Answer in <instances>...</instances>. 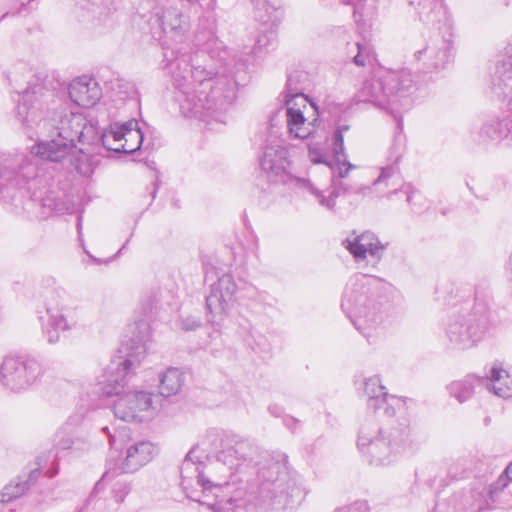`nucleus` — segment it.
I'll list each match as a JSON object with an SVG mask.
<instances>
[{"label": "nucleus", "instance_id": "nucleus-1", "mask_svg": "<svg viewBox=\"0 0 512 512\" xmlns=\"http://www.w3.org/2000/svg\"><path fill=\"white\" fill-rule=\"evenodd\" d=\"M52 93L41 86L27 89L20 97L16 116L28 137L43 134L51 128L56 129V137L50 141L38 142L29 155L21 153L6 158L0 163V201L10 202L15 206L33 200L41 184L35 157L51 162L63 163L77 173L88 176L93 169L88 155L78 149L72 137L62 133V119L58 112L53 118L44 116L49 111Z\"/></svg>", "mask_w": 512, "mask_h": 512}, {"label": "nucleus", "instance_id": "nucleus-2", "mask_svg": "<svg viewBox=\"0 0 512 512\" xmlns=\"http://www.w3.org/2000/svg\"><path fill=\"white\" fill-rule=\"evenodd\" d=\"M248 443L230 435H209L194 446L181 465V486L187 498L213 512H229L244 502L245 491L235 475L246 460Z\"/></svg>", "mask_w": 512, "mask_h": 512}, {"label": "nucleus", "instance_id": "nucleus-3", "mask_svg": "<svg viewBox=\"0 0 512 512\" xmlns=\"http://www.w3.org/2000/svg\"><path fill=\"white\" fill-rule=\"evenodd\" d=\"M146 342L143 337L127 341L124 357L113 361L100 381L103 394L117 396L113 405L114 415L126 422H146L157 413L152 392L134 390L122 393L129 371L139 365L146 355Z\"/></svg>", "mask_w": 512, "mask_h": 512}, {"label": "nucleus", "instance_id": "nucleus-4", "mask_svg": "<svg viewBox=\"0 0 512 512\" xmlns=\"http://www.w3.org/2000/svg\"><path fill=\"white\" fill-rule=\"evenodd\" d=\"M354 103L371 104L398 119L414 102L415 83L408 70H387L354 76Z\"/></svg>", "mask_w": 512, "mask_h": 512}, {"label": "nucleus", "instance_id": "nucleus-5", "mask_svg": "<svg viewBox=\"0 0 512 512\" xmlns=\"http://www.w3.org/2000/svg\"><path fill=\"white\" fill-rule=\"evenodd\" d=\"M411 431L408 426L388 430L361 428L357 447L362 456L373 465H388L398 454L410 447Z\"/></svg>", "mask_w": 512, "mask_h": 512}, {"label": "nucleus", "instance_id": "nucleus-6", "mask_svg": "<svg viewBox=\"0 0 512 512\" xmlns=\"http://www.w3.org/2000/svg\"><path fill=\"white\" fill-rule=\"evenodd\" d=\"M258 481L255 505L275 510L286 506L291 479L284 460L263 465L258 470Z\"/></svg>", "mask_w": 512, "mask_h": 512}, {"label": "nucleus", "instance_id": "nucleus-7", "mask_svg": "<svg viewBox=\"0 0 512 512\" xmlns=\"http://www.w3.org/2000/svg\"><path fill=\"white\" fill-rule=\"evenodd\" d=\"M285 106L286 123L291 137L307 139L316 132L319 125L318 109L303 93L291 95L286 99Z\"/></svg>", "mask_w": 512, "mask_h": 512}, {"label": "nucleus", "instance_id": "nucleus-8", "mask_svg": "<svg viewBox=\"0 0 512 512\" xmlns=\"http://www.w3.org/2000/svg\"><path fill=\"white\" fill-rule=\"evenodd\" d=\"M489 330L488 318L476 311L450 320L446 335L454 348L466 350L484 339Z\"/></svg>", "mask_w": 512, "mask_h": 512}, {"label": "nucleus", "instance_id": "nucleus-9", "mask_svg": "<svg viewBox=\"0 0 512 512\" xmlns=\"http://www.w3.org/2000/svg\"><path fill=\"white\" fill-rule=\"evenodd\" d=\"M260 165L267 178L272 182L295 185H304L307 182L292 174L289 151L280 140L267 144Z\"/></svg>", "mask_w": 512, "mask_h": 512}, {"label": "nucleus", "instance_id": "nucleus-10", "mask_svg": "<svg viewBox=\"0 0 512 512\" xmlns=\"http://www.w3.org/2000/svg\"><path fill=\"white\" fill-rule=\"evenodd\" d=\"M157 454L156 446L147 440L132 441L126 444L125 449L121 453L115 454L111 451L107 465L109 470L117 473H133L149 463Z\"/></svg>", "mask_w": 512, "mask_h": 512}, {"label": "nucleus", "instance_id": "nucleus-11", "mask_svg": "<svg viewBox=\"0 0 512 512\" xmlns=\"http://www.w3.org/2000/svg\"><path fill=\"white\" fill-rule=\"evenodd\" d=\"M38 362L18 357H6L0 365V383L7 389L20 392L31 387L41 375Z\"/></svg>", "mask_w": 512, "mask_h": 512}, {"label": "nucleus", "instance_id": "nucleus-12", "mask_svg": "<svg viewBox=\"0 0 512 512\" xmlns=\"http://www.w3.org/2000/svg\"><path fill=\"white\" fill-rule=\"evenodd\" d=\"M172 77L175 86L190 85V87L200 90L201 94L209 92L219 97L222 94V87H218L221 83L214 80L213 72L198 64L197 60H193L190 64L185 59H179L173 69Z\"/></svg>", "mask_w": 512, "mask_h": 512}, {"label": "nucleus", "instance_id": "nucleus-13", "mask_svg": "<svg viewBox=\"0 0 512 512\" xmlns=\"http://www.w3.org/2000/svg\"><path fill=\"white\" fill-rule=\"evenodd\" d=\"M237 285L230 274H223L211 286L210 294L206 298L209 311L208 320L214 327L221 326L229 309L235 301Z\"/></svg>", "mask_w": 512, "mask_h": 512}, {"label": "nucleus", "instance_id": "nucleus-14", "mask_svg": "<svg viewBox=\"0 0 512 512\" xmlns=\"http://www.w3.org/2000/svg\"><path fill=\"white\" fill-rule=\"evenodd\" d=\"M387 246L388 243H381L372 232L357 236L354 239V270L363 276H373Z\"/></svg>", "mask_w": 512, "mask_h": 512}, {"label": "nucleus", "instance_id": "nucleus-15", "mask_svg": "<svg viewBox=\"0 0 512 512\" xmlns=\"http://www.w3.org/2000/svg\"><path fill=\"white\" fill-rule=\"evenodd\" d=\"M155 23L160 28V32L157 36L155 32L154 36L162 42L164 47L183 42L190 30L189 17L174 6L164 7L156 12Z\"/></svg>", "mask_w": 512, "mask_h": 512}, {"label": "nucleus", "instance_id": "nucleus-16", "mask_svg": "<svg viewBox=\"0 0 512 512\" xmlns=\"http://www.w3.org/2000/svg\"><path fill=\"white\" fill-rule=\"evenodd\" d=\"M364 393L369 399V406L375 411L386 405L384 413L389 417L394 416L396 410H407L413 404V400L410 398L388 394L386 387L382 385L381 379L378 376L365 379Z\"/></svg>", "mask_w": 512, "mask_h": 512}, {"label": "nucleus", "instance_id": "nucleus-17", "mask_svg": "<svg viewBox=\"0 0 512 512\" xmlns=\"http://www.w3.org/2000/svg\"><path fill=\"white\" fill-rule=\"evenodd\" d=\"M176 87L180 90L178 95L180 111L185 117L204 120L209 111L222 104L219 96L213 94L209 96L208 92L201 94L200 90L194 89L190 85Z\"/></svg>", "mask_w": 512, "mask_h": 512}, {"label": "nucleus", "instance_id": "nucleus-18", "mask_svg": "<svg viewBox=\"0 0 512 512\" xmlns=\"http://www.w3.org/2000/svg\"><path fill=\"white\" fill-rule=\"evenodd\" d=\"M350 125L338 123L337 127L332 136V151L334 156V166L326 160V155L316 147H309V159L315 164L324 163L327 164L331 169L337 171L340 178H344L349 175L352 168L351 163L347 159V155L344 152L343 136L349 133Z\"/></svg>", "mask_w": 512, "mask_h": 512}, {"label": "nucleus", "instance_id": "nucleus-19", "mask_svg": "<svg viewBox=\"0 0 512 512\" xmlns=\"http://www.w3.org/2000/svg\"><path fill=\"white\" fill-rule=\"evenodd\" d=\"M58 116L62 119V133L83 144H95L100 141V132L96 123L87 120L81 114L61 110Z\"/></svg>", "mask_w": 512, "mask_h": 512}, {"label": "nucleus", "instance_id": "nucleus-20", "mask_svg": "<svg viewBox=\"0 0 512 512\" xmlns=\"http://www.w3.org/2000/svg\"><path fill=\"white\" fill-rule=\"evenodd\" d=\"M46 312L48 319L43 331L49 343H57L60 339V332L71 329L73 322L69 319V311L63 300L59 297H52L47 301Z\"/></svg>", "mask_w": 512, "mask_h": 512}, {"label": "nucleus", "instance_id": "nucleus-21", "mask_svg": "<svg viewBox=\"0 0 512 512\" xmlns=\"http://www.w3.org/2000/svg\"><path fill=\"white\" fill-rule=\"evenodd\" d=\"M451 43L445 39H437L429 42L425 48L415 53L417 61L429 70L445 68L451 59Z\"/></svg>", "mask_w": 512, "mask_h": 512}, {"label": "nucleus", "instance_id": "nucleus-22", "mask_svg": "<svg viewBox=\"0 0 512 512\" xmlns=\"http://www.w3.org/2000/svg\"><path fill=\"white\" fill-rule=\"evenodd\" d=\"M102 92L98 83L88 76L74 79L69 85L70 99L78 106L89 108L101 98Z\"/></svg>", "mask_w": 512, "mask_h": 512}, {"label": "nucleus", "instance_id": "nucleus-23", "mask_svg": "<svg viewBox=\"0 0 512 512\" xmlns=\"http://www.w3.org/2000/svg\"><path fill=\"white\" fill-rule=\"evenodd\" d=\"M354 56V76L364 73H377L381 68L373 45L369 42L357 43Z\"/></svg>", "mask_w": 512, "mask_h": 512}, {"label": "nucleus", "instance_id": "nucleus-24", "mask_svg": "<svg viewBox=\"0 0 512 512\" xmlns=\"http://www.w3.org/2000/svg\"><path fill=\"white\" fill-rule=\"evenodd\" d=\"M484 386L498 397H512V375L502 367L491 368L489 377L484 378Z\"/></svg>", "mask_w": 512, "mask_h": 512}, {"label": "nucleus", "instance_id": "nucleus-25", "mask_svg": "<svg viewBox=\"0 0 512 512\" xmlns=\"http://www.w3.org/2000/svg\"><path fill=\"white\" fill-rule=\"evenodd\" d=\"M507 108L511 112V119L490 120L484 123L479 131L480 143L499 142L512 132V110L508 106Z\"/></svg>", "mask_w": 512, "mask_h": 512}, {"label": "nucleus", "instance_id": "nucleus-26", "mask_svg": "<svg viewBox=\"0 0 512 512\" xmlns=\"http://www.w3.org/2000/svg\"><path fill=\"white\" fill-rule=\"evenodd\" d=\"M184 384V372L179 368L170 367L159 376V393L164 397L176 395Z\"/></svg>", "mask_w": 512, "mask_h": 512}, {"label": "nucleus", "instance_id": "nucleus-27", "mask_svg": "<svg viewBox=\"0 0 512 512\" xmlns=\"http://www.w3.org/2000/svg\"><path fill=\"white\" fill-rule=\"evenodd\" d=\"M484 386V378L468 375L464 379L452 382L449 386L450 395L463 403L470 399L477 388Z\"/></svg>", "mask_w": 512, "mask_h": 512}, {"label": "nucleus", "instance_id": "nucleus-28", "mask_svg": "<svg viewBox=\"0 0 512 512\" xmlns=\"http://www.w3.org/2000/svg\"><path fill=\"white\" fill-rule=\"evenodd\" d=\"M510 71H498V81L494 84L496 95L512 110V45L508 48Z\"/></svg>", "mask_w": 512, "mask_h": 512}, {"label": "nucleus", "instance_id": "nucleus-29", "mask_svg": "<svg viewBox=\"0 0 512 512\" xmlns=\"http://www.w3.org/2000/svg\"><path fill=\"white\" fill-rule=\"evenodd\" d=\"M125 123H113L108 129H105L100 136L102 145L110 151L121 152L123 148L122 140L124 138Z\"/></svg>", "mask_w": 512, "mask_h": 512}, {"label": "nucleus", "instance_id": "nucleus-30", "mask_svg": "<svg viewBox=\"0 0 512 512\" xmlns=\"http://www.w3.org/2000/svg\"><path fill=\"white\" fill-rule=\"evenodd\" d=\"M124 138L122 140L123 148L122 153H133L137 151L143 142V133L138 127L136 120H129L125 122Z\"/></svg>", "mask_w": 512, "mask_h": 512}, {"label": "nucleus", "instance_id": "nucleus-31", "mask_svg": "<svg viewBox=\"0 0 512 512\" xmlns=\"http://www.w3.org/2000/svg\"><path fill=\"white\" fill-rule=\"evenodd\" d=\"M28 488V480L18 478L3 488V490L0 493V501L9 502L15 498H18L22 496Z\"/></svg>", "mask_w": 512, "mask_h": 512}, {"label": "nucleus", "instance_id": "nucleus-32", "mask_svg": "<svg viewBox=\"0 0 512 512\" xmlns=\"http://www.w3.org/2000/svg\"><path fill=\"white\" fill-rule=\"evenodd\" d=\"M256 8L257 17L263 23H268L270 21H274L276 18L274 14L276 13V9H274L267 0H251Z\"/></svg>", "mask_w": 512, "mask_h": 512}, {"label": "nucleus", "instance_id": "nucleus-33", "mask_svg": "<svg viewBox=\"0 0 512 512\" xmlns=\"http://www.w3.org/2000/svg\"><path fill=\"white\" fill-rule=\"evenodd\" d=\"M73 443H77V441H74V437L65 430H59L55 434L54 447L57 450H70V447L73 446Z\"/></svg>", "mask_w": 512, "mask_h": 512}, {"label": "nucleus", "instance_id": "nucleus-34", "mask_svg": "<svg viewBox=\"0 0 512 512\" xmlns=\"http://www.w3.org/2000/svg\"><path fill=\"white\" fill-rule=\"evenodd\" d=\"M358 314L360 318H365L366 322L369 324L377 322L378 315L374 303H371L368 307L360 308L358 310Z\"/></svg>", "mask_w": 512, "mask_h": 512}, {"label": "nucleus", "instance_id": "nucleus-35", "mask_svg": "<svg viewBox=\"0 0 512 512\" xmlns=\"http://www.w3.org/2000/svg\"><path fill=\"white\" fill-rule=\"evenodd\" d=\"M201 325V321L199 318L194 316H189L181 321V328L185 331H194L199 328Z\"/></svg>", "mask_w": 512, "mask_h": 512}, {"label": "nucleus", "instance_id": "nucleus-36", "mask_svg": "<svg viewBox=\"0 0 512 512\" xmlns=\"http://www.w3.org/2000/svg\"><path fill=\"white\" fill-rule=\"evenodd\" d=\"M74 441L77 443H73V446L70 447L73 453L79 455L89 449V443L84 438L74 437Z\"/></svg>", "mask_w": 512, "mask_h": 512}, {"label": "nucleus", "instance_id": "nucleus-37", "mask_svg": "<svg viewBox=\"0 0 512 512\" xmlns=\"http://www.w3.org/2000/svg\"><path fill=\"white\" fill-rule=\"evenodd\" d=\"M396 172V167L394 165L387 166L381 169V174L378 178L373 182V185L383 182L384 180L391 177Z\"/></svg>", "mask_w": 512, "mask_h": 512}, {"label": "nucleus", "instance_id": "nucleus-38", "mask_svg": "<svg viewBox=\"0 0 512 512\" xmlns=\"http://www.w3.org/2000/svg\"><path fill=\"white\" fill-rule=\"evenodd\" d=\"M341 308L343 312L346 314V316L350 319L351 318V309H352V303L349 298L344 297L341 303Z\"/></svg>", "mask_w": 512, "mask_h": 512}, {"label": "nucleus", "instance_id": "nucleus-39", "mask_svg": "<svg viewBox=\"0 0 512 512\" xmlns=\"http://www.w3.org/2000/svg\"><path fill=\"white\" fill-rule=\"evenodd\" d=\"M354 512H369V506L366 501H357L354 503Z\"/></svg>", "mask_w": 512, "mask_h": 512}, {"label": "nucleus", "instance_id": "nucleus-40", "mask_svg": "<svg viewBox=\"0 0 512 512\" xmlns=\"http://www.w3.org/2000/svg\"><path fill=\"white\" fill-rule=\"evenodd\" d=\"M88 13L92 14V18H95L96 16H100L102 13V9L99 5H92V8L87 9Z\"/></svg>", "mask_w": 512, "mask_h": 512}, {"label": "nucleus", "instance_id": "nucleus-41", "mask_svg": "<svg viewBox=\"0 0 512 512\" xmlns=\"http://www.w3.org/2000/svg\"><path fill=\"white\" fill-rule=\"evenodd\" d=\"M39 475L40 471L38 469L31 471L29 474V478L27 479L28 483L30 484V481H35L39 477Z\"/></svg>", "mask_w": 512, "mask_h": 512}, {"label": "nucleus", "instance_id": "nucleus-42", "mask_svg": "<svg viewBox=\"0 0 512 512\" xmlns=\"http://www.w3.org/2000/svg\"><path fill=\"white\" fill-rule=\"evenodd\" d=\"M343 245L349 251V253L352 254V240H350L349 238H346L343 241Z\"/></svg>", "mask_w": 512, "mask_h": 512}, {"label": "nucleus", "instance_id": "nucleus-43", "mask_svg": "<svg viewBox=\"0 0 512 512\" xmlns=\"http://www.w3.org/2000/svg\"><path fill=\"white\" fill-rule=\"evenodd\" d=\"M334 512H352V508L350 505H344L335 509Z\"/></svg>", "mask_w": 512, "mask_h": 512}, {"label": "nucleus", "instance_id": "nucleus-44", "mask_svg": "<svg viewBox=\"0 0 512 512\" xmlns=\"http://www.w3.org/2000/svg\"><path fill=\"white\" fill-rule=\"evenodd\" d=\"M269 411L275 416H280L281 414V409L278 406H270Z\"/></svg>", "mask_w": 512, "mask_h": 512}, {"label": "nucleus", "instance_id": "nucleus-45", "mask_svg": "<svg viewBox=\"0 0 512 512\" xmlns=\"http://www.w3.org/2000/svg\"><path fill=\"white\" fill-rule=\"evenodd\" d=\"M505 474L509 480H512V462L506 467Z\"/></svg>", "mask_w": 512, "mask_h": 512}, {"label": "nucleus", "instance_id": "nucleus-46", "mask_svg": "<svg viewBox=\"0 0 512 512\" xmlns=\"http://www.w3.org/2000/svg\"><path fill=\"white\" fill-rule=\"evenodd\" d=\"M326 205H327V207L332 208L334 206L333 200L332 199L327 200Z\"/></svg>", "mask_w": 512, "mask_h": 512}, {"label": "nucleus", "instance_id": "nucleus-47", "mask_svg": "<svg viewBox=\"0 0 512 512\" xmlns=\"http://www.w3.org/2000/svg\"><path fill=\"white\" fill-rule=\"evenodd\" d=\"M126 494H127V491H125V492L123 493V495H121V496L117 497V501H118V502H122V501L124 500V497H125V495H126Z\"/></svg>", "mask_w": 512, "mask_h": 512}, {"label": "nucleus", "instance_id": "nucleus-48", "mask_svg": "<svg viewBox=\"0 0 512 512\" xmlns=\"http://www.w3.org/2000/svg\"><path fill=\"white\" fill-rule=\"evenodd\" d=\"M342 3L349 5L351 3V0H341Z\"/></svg>", "mask_w": 512, "mask_h": 512}, {"label": "nucleus", "instance_id": "nucleus-49", "mask_svg": "<svg viewBox=\"0 0 512 512\" xmlns=\"http://www.w3.org/2000/svg\"><path fill=\"white\" fill-rule=\"evenodd\" d=\"M186 1H187V2H189V3H191V4H193V3L198 2L199 0H186Z\"/></svg>", "mask_w": 512, "mask_h": 512}, {"label": "nucleus", "instance_id": "nucleus-50", "mask_svg": "<svg viewBox=\"0 0 512 512\" xmlns=\"http://www.w3.org/2000/svg\"><path fill=\"white\" fill-rule=\"evenodd\" d=\"M411 200H412V196H411V195H409V196L407 197V201H408L409 203H411Z\"/></svg>", "mask_w": 512, "mask_h": 512}, {"label": "nucleus", "instance_id": "nucleus-51", "mask_svg": "<svg viewBox=\"0 0 512 512\" xmlns=\"http://www.w3.org/2000/svg\"><path fill=\"white\" fill-rule=\"evenodd\" d=\"M291 82H292V78H291V77H289V78H288V85H289V86L291 85Z\"/></svg>", "mask_w": 512, "mask_h": 512}, {"label": "nucleus", "instance_id": "nucleus-52", "mask_svg": "<svg viewBox=\"0 0 512 512\" xmlns=\"http://www.w3.org/2000/svg\"><path fill=\"white\" fill-rule=\"evenodd\" d=\"M56 473H57V471H54V472H52L49 476H50V477H53Z\"/></svg>", "mask_w": 512, "mask_h": 512}, {"label": "nucleus", "instance_id": "nucleus-53", "mask_svg": "<svg viewBox=\"0 0 512 512\" xmlns=\"http://www.w3.org/2000/svg\"><path fill=\"white\" fill-rule=\"evenodd\" d=\"M363 190H365V189H364V188H361V189H358V191H357V192H358V193H361V192H363Z\"/></svg>", "mask_w": 512, "mask_h": 512}, {"label": "nucleus", "instance_id": "nucleus-54", "mask_svg": "<svg viewBox=\"0 0 512 512\" xmlns=\"http://www.w3.org/2000/svg\"><path fill=\"white\" fill-rule=\"evenodd\" d=\"M479 510H481V507L474 509V511H479Z\"/></svg>", "mask_w": 512, "mask_h": 512}]
</instances>
